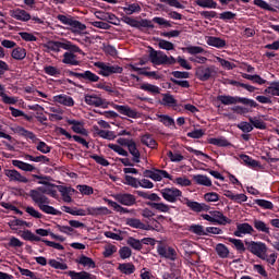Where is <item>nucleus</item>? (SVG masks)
<instances>
[{
	"instance_id": "1a4fd4ad",
	"label": "nucleus",
	"mask_w": 279,
	"mask_h": 279,
	"mask_svg": "<svg viewBox=\"0 0 279 279\" xmlns=\"http://www.w3.org/2000/svg\"><path fill=\"white\" fill-rule=\"evenodd\" d=\"M49 195L50 197H53L54 199H58V190H56V186H50V187H45V186H39L34 190H31L28 192V197H47Z\"/></svg>"
},
{
	"instance_id": "423d86ee",
	"label": "nucleus",
	"mask_w": 279,
	"mask_h": 279,
	"mask_svg": "<svg viewBox=\"0 0 279 279\" xmlns=\"http://www.w3.org/2000/svg\"><path fill=\"white\" fill-rule=\"evenodd\" d=\"M38 198L31 197L35 206L41 210L45 215H52L54 217H61L62 211L56 209V207L49 205L51 199L47 196H37Z\"/></svg>"
},
{
	"instance_id": "8fccbe9b",
	"label": "nucleus",
	"mask_w": 279,
	"mask_h": 279,
	"mask_svg": "<svg viewBox=\"0 0 279 279\" xmlns=\"http://www.w3.org/2000/svg\"><path fill=\"white\" fill-rule=\"evenodd\" d=\"M141 90H145L146 93H151L153 95H160V87L156 85H151L149 83H144L140 86Z\"/></svg>"
},
{
	"instance_id": "052dcab7",
	"label": "nucleus",
	"mask_w": 279,
	"mask_h": 279,
	"mask_svg": "<svg viewBox=\"0 0 279 279\" xmlns=\"http://www.w3.org/2000/svg\"><path fill=\"white\" fill-rule=\"evenodd\" d=\"M69 27H72L73 32H84V29H86V24H83L82 22L72 17Z\"/></svg>"
},
{
	"instance_id": "6e6552de",
	"label": "nucleus",
	"mask_w": 279,
	"mask_h": 279,
	"mask_svg": "<svg viewBox=\"0 0 279 279\" xmlns=\"http://www.w3.org/2000/svg\"><path fill=\"white\" fill-rule=\"evenodd\" d=\"M246 251L253 254V256H257V258H265L267 254V244L260 241H247L245 240Z\"/></svg>"
},
{
	"instance_id": "f8f14e48",
	"label": "nucleus",
	"mask_w": 279,
	"mask_h": 279,
	"mask_svg": "<svg viewBox=\"0 0 279 279\" xmlns=\"http://www.w3.org/2000/svg\"><path fill=\"white\" fill-rule=\"evenodd\" d=\"M157 253L160 256V258H166L167 260H177L178 259V252H175V248L159 242L157 245Z\"/></svg>"
},
{
	"instance_id": "a18cd8bd",
	"label": "nucleus",
	"mask_w": 279,
	"mask_h": 279,
	"mask_svg": "<svg viewBox=\"0 0 279 279\" xmlns=\"http://www.w3.org/2000/svg\"><path fill=\"white\" fill-rule=\"evenodd\" d=\"M208 143L209 145H215L216 147H230L232 145L225 137H211L208 140Z\"/></svg>"
},
{
	"instance_id": "4be33fe9",
	"label": "nucleus",
	"mask_w": 279,
	"mask_h": 279,
	"mask_svg": "<svg viewBox=\"0 0 279 279\" xmlns=\"http://www.w3.org/2000/svg\"><path fill=\"white\" fill-rule=\"evenodd\" d=\"M209 215H211L214 223H217L218 226H228V223H232V219L226 217L223 213L219 210L209 211Z\"/></svg>"
},
{
	"instance_id": "cd10ccee",
	"label": "nucleus",
	"mask_w": 279,
	"mask_h": 279,
	"mask_svg": "<svg viewBox=\"0 0 279 279\" xmlns=\"http://www.w3.org/2000/svg\"><path fill=\"white\" fill-rule=\"evenodd\" d=\"M126 226H130V228H135L136 230H151L150 225L144 223L137 218H128Z\"/></svg>"
},
{
	"instance_id": "4468645a",
	"label": "nucleus",
	"mask_w": 279,
	"mask_h": 279,
	"mask_svg": "<svg viewBox=\"0 0 279 279\" xmlns=\"http://www.w3.org/2000/svg\"><path fill=\"white\" fill-rule=\"evenodd\" d=\"M160 193L161 197H163V199L170 204H175L178 198L182 197V191H180L178 187H165L160 190Z\"/></svg>"
},
{
	"instance_id": "2eb2a0df",
	"label": "nucleus",
	"mask_w": 279,
	"mask_h": 279,
	"mask_svg": "<svg viewBox=\"0 0 279 279\" xmlns=\"http://www.w3.org/2000/svg\"><path fill=\"white\" fill-rule=\"evenodd\" d=\"M182 204H185V206H187L190 210H193V213H208V210H210V206L206 203H198L189 198H184Z\"/></svg>"
},
{
	"instance_id": "473e14b6",
	"label": "nucleus",
	"mask_w": 279,
	"mask_h": 279,
	"mask_svg": "<svg viewBox=\"0 0 279 279\" xmlns=\"http://www.w3.org/2000/svg\"><path fill=\"white\" fill-rule=\"evenodd\" d=\"M160 105L166 106L167 108H175V106H178V100L173 97V95L167 93L162 94Z\"/></svg>"
},
{
	"instance_id": "58836bf2",
	"label": "nucleus",
	"mask_w": 279,
	"mask_h": 279,
	"mask_svg": "<svg viewBox=\"0 0 279 279\" xmlns=\"http://www.w3.org/2000/svg\"><path fill=\"white\" fill-rule=\"evenodd\" d=\"M56 101L62 106H68L69 108H73V106H75V100H73V97L68 95L56 96Z\"/></svg>"
},
{
	"instance_id": "f257e3e1",
	"label": "nucleus",
	"mask_w": 279,
	"mask_h": 279,
	"mask_svg": "<svg viewBox=\"0 0 279 279\" xmlns=\"http://www.w3.org/2000/svg\"><path fill=\"white\" fill-rule=\"evenodd\" d=\"M148 58L151 64L155 66H171L178 62V64H180V66L186 71H191V69H193L189 61H186V59L182 58L181 56L175 59L173 56L169 57L163 51L156 50L154 48H150Z\"/></svg>"
},
{
	"instance_id": "bf43d9fd",
	"label": "nucleus",
	"mask_w": 279,
	"mask_h": 279,
	"mask_svg": "<svg viewBox=\"0 0 279 279\" xmlns=\"http://www.w3.org/2000/svg\"><path fill=\"white\" fill-rule=\"evenodd\" d=\"M254 203L257 204V206H259L260 208H264L265 210H274V203H271L270 201L258 198L255 199Z\"/></svg>"
},
{
	"instance_id": "a211bd4d",
	"label": "nucleus",
	"mask_w": 279,
	"mask_h": 279,
	"mask_svg": "<svg viewBox=\"0 0 279 279\" xmlns=\"http://www.w3.org/2000/svg\"><path fill=\"white\" fill-rule=\"evenodd\" d=\"M9 14L12 19H15V21H22V23H27V21H32V14L29 12L25 11L24 9H13L9 11Z\"/></svg>"
},
{
	"instance_id": "3c124183",
	"label": "nucleus",
	"mask_w": 279,
	"mask_h": 279,
	"mask_svg": "<svg viewBox=\"0 0 279 279\" xmlns=\"http://www.w3.org/2000/svg\"><path fill=\"white\" fill-rule=\"evenodd\" d=\"M160 123H162L166 128H175V120L167 114L158 116Z\"/></svg>"
},
{
	"instance_id": "4c0bfd02",
	"label": "nucleus",
	"mask_w": 279,
	"mask_h": 279,
	"mask_svg": "<svg viewBox=\"0 0 279 279\" xmlns=\"http://www.w3.org/2000/svg\"><path fill=\"white\" fill-rule=\"evenodd\" d=\"M123 12L126 13L128 16L132 14H138L142 12L141 4L138 2L126 4L125 7L122 8Z\"/></svg>"
},
{
	"instance_id": "0e129e2a",
	"label": "nucleus",
	"mask_w": 279,
	"mask_h": 279,
	"mask_svg": "<svg viewBox=\"0 0 279 279\" xmlns=\"http://www.w3.org/2000/svg\"><path fill=\"white\" fill-rule=\"evenodd\" d=\"M253 3L262 10H267L268 12H276V9L271 8V5H269V3H267V1L265 0H254Z\"/></svg>"
},
{
	"instance_id": "9b49d317",
	"label": "nucleus",
	"mask_w": 279,
	"mask_h": 279,
	"mask_svg": "<svg viewBox=\"0 0 279 279\" xmlns=\"http://www.w3.org/2000/svg\"><path fill=\"white\" fill-rule=\"evenodd\" d=\"M68 75L70 77H76L77 80L86 82L87 84H93L95 82H99V75L93 73L90 70L84 71L82 73L73 72V71L69 70Z\"/></svg>"
},
{
	"instance_id": "2f4dec72",
	"label": "nucleus",
	"mask_w": 279,
	"mask_h": 279,
	"mask_svg": "<svg viewBox=\"0 0 279 279\" xmlns=\"http://www.w3.org/2000/svg\"><path fill=\"white\" fill-rule=\"evenodd\" d=\"M141 143L142 145L149 147V149H156V147H158V142H156L153 135L149 133L141 136Z\"/></svg>"
},
{
	"instance_id": "49530a36",
	"label": "nucleus",
	"mask_w": 279,
	"mask_h": 279,
	"mask_svg": "<svg viewBox=\"0 0 279 279\" xmlns=\"http://www.w3.org/2000/svg\"><path fill=\"white\" fill-rule=\"evenodd\" d=\"M193 180L201 186H213V181L207 175L196 174L194 175Z\"/></svg>"
},
{
	"instance_id": "4d7b16f0",
	"label": "nucleus",
	"mask_w": 279,
	"mask_h": 279,
	"mask_svg": "<svg viewBox=\"0 0 279 279\" xmlns=\"http://www.w3.org/2000/svg\"><path fill=\"white\" fill-rule=\"evenodd\" d=\"M33 178H35V180H40L37 184H43L44 186H56V184L49 182L51 177L33 174Z\"/></svg>"
},
{
	"instance_id": "ddd939ff",
	"label": "nucleus",
	"mask_w": 279,
	"mask_h": 279,
	"mask_svg": "<svg viewBox=\"0 0 279 279\" xmlns=\"http://www.w3.org/2000/svg\"><path fill=\"white\" fill-rule=\"evenodd\" d=\"M195 75L199 82H208L217 75V70H215V66L201 65L196 68Z\"/></svg>"
},
{
	"instance_id": "f03ea898",
	"label": "nucleus",
	"mask_w": 279,
	"mask_h": 279,
	"mask_svg": "<svg viewBox=\"0 0 279 279\" xmlns=\"http://www.w3.org/2000/svg\"><path fill=\"white\" fill-rule=\"evenodd\" d=\"M61 210L63 213H68L69 215H73L74 217H86V215H92L93 217H97L99 215H112V211L108 209V207H88L85 209H73L69 206H61Z\"/></svg>"
},
{
	"instance_id": "c9c22d12",
	"label": "nucleus",
	"mask_w": 279,
	"mask_h": 279,
	"mask_svg": "<svg viewBox=\"0 0 279 279\" xmlns=\"http://www.w3.org/2000/svg\"><path fill=\"white\" fill-rule=\"evenodd\" d=\"M118 271L124 274V276H132V274L136 271V266H134L132 263L119 264Z\"/></svg>"
},
{
	"instance_id": "aec40b11",
	"label": "nucleus",
	"mask_w": 279,
	"mask_h": 279,
	"mask_svg": "<svg viewBox=\"0 0 279 279\" xmlns=\"http://www.w3.org/2000/svg\"><path fill=\"white\" fill-rule=\"evenodd\" d=\"M114 110H117L120 114H124V117H129L130 119H138V111L123 105H114Z\"/></svg>"
},
{
	"instance_id": "37998d69",
	"label": "nucleus",
	"mask_w": 279,
	"mask_h": 279,
	"mask_svg": "<svg viewBox=\"0 0 279 279\" xmlns=\"http://www.w3.org/2000/svg\"><path fill=\"white\" fill-rule=\"evenodd\" d=\"M76 263H78V265H83V267H89L90 269H95V267H97L95 260L86 255H81L80 258L76 259Z\"/></svg>"
},
{
	"instance_id": "5701e85b",
	"label": "nucleus",
	"mask_w": 279,
	"mask_h": 279,
	"mask_svg": "<svg viewBox=\"0 0 279 279\" xmlns=\"http://www.w3.org/2000/svg\"><path fill=\"white\" fill-rule=\"evenodd\" d=\"M254 232V227L247 222L238 223L236 230L233 232L234 236L242 238L245 234H252Z\"/></svg>"
},
{
	"instance_id": "c85d7f7f",
	"label": "nucleus",
	"mask_w": 279,
	"mask_h": 279,
	"mask_svg": "<svg viewBox=\"0 0 279 279\" xmlns=\"http://www.w3.org/2000/svg\"><path fill=\"white\" fill-rule=\"evenodd\" d=\"M70 43L71 41H69V40H63V41L50 40V41H48L47 47L50 51H54L58 53L60 51V49H64V50L69 49Z\"/></svg>"
},
{
	"instance_id": "e2e57ef3",
	"label": "nucleus",
	"mask_w": 279,
	"mask_h": 279,
	"mask_svg": "<svg viewBox=\"0 0 279 279\" xmlns=\"http://www.w3.org/2000/svg\"><path fill=\"white\" fill-rule=\"evenodd\" d=\"M25 213H27V215H29L34 219H43L45 217L40 211L36 210V208H34L33 206L25 207Z\"/></svg>"
},
{
	"instance_id": "79ce46f5",
	"label": "nucleus",
	"mask_w": 279,
	"mask_h": 279,
	"mask_svg": "<svg viewBox=\"0 0 279 279\" xmlns=\"http://www.w3.org/2000/svg\"><path fill=\"white\" fill-rule=\"evenodd\" d=\"M105 202L108 204V206L113 208V210H116V213H120L121 215H128V213H130V209L119 205V203H117L112 199L106 198Z\"/></svg>"
},
{
	"instance_id": "6e6d98bb",
	"label": "nucleus",
	"mask_w": 279,
	"mask_h": 279,
	"mask_svg": "<svg viewBox=\"0 0 279 279\" xmlns=\"http://www.w3.org/2000/svg\"><path fill=\"white\" fill-rule=\"evenodd\" d=\"M48 265L52 267V269H60L61 271H66V269H69L66 263H60L57 259H49Z\"/></svg>"
},
{
	"instance_id": "a878e982",
	"label": "nucleus",
	"mask_w": 279,
	"mask_h": 279,
	"mask_svg": "<svg viewBox=\"0 0 279 279\" xmlns=\"http://www.w3.org/2000/svg\"><path fill=\"white\" fill-rule=\"evenodd\" d=\"M14 134H19V136H23L24 138H27L28 141H33V143H36L38 141V137H36V134L34 132L26 130L23 126H15L13 128Z\"/></svg>"
},
{
	"instance_id": "20e7f679",
	"label": "nucleus",
	"mask_w": 279,
	"mask_h": 279,
	"mask_svg": "<svg viewBox=\"0 0 279 279\" xmlns=\"http://www.w3.org/2000/svg\"><path fill=\"white\" fill-rule=\"evenodd\" d=\"M217 101H220L222 106H234L235 104H242L243 106H248L250 108H258V102H256L254 99L239 96L218 95Z\"/></svg>"
},
{
	"instance_id": "412c9836",
	"label": "nucleus",
	"mask_w": 279,
	"mask_h": 279,
	"mask_svg": "<svg viewBox=\"0 0 279 279\" xmlns=\"http://www.w3.org/2000/svg\"><path fill=\"white\" fill-rule=\"evenodd\" d=\"M58 132H59V134H61V136H65V138L68 141H71L73 138V141H75V143H80V145H83V147H86L88 149V143L86 142V140H84V137L78 136V135H71V133H69L63 128H59Z\"/></svg>"
},
{
	"instance_id": "0eeeda50",
	"label": "nucleus",
	"mask_w": 279,
	"mask_h": 279,
	"mask_svg": "<svg viewBox=\"0 0 279 279\" xmlns=\"http://www.w3.org/2000/svg\"><path fill=\"white\" fill-rule=\"evenodd\" d=\"M24 241H31V242H40L45 243L48 247H53V250H59V252L64 251V246L58 242H53V241H49V240H45L36 234H34V232H32V230H24L22 231L21 235H20Z\"/></svg>"
},
{
	"instance_id": "b1692460",
	"label": "nucleus",
	"mask_w": 279,
	"mask_h": 279,
	"mask_svg": "<svg viewBox=\"0 0 279 279\" xmlns=\"http://www.w3.org/2000/svg\"><path fill=\"white\" fill-rule=\"evenodd\" d=\"M54 187H57V191H59L63 197V202L66 204H71V202H73V198H71V193H75V189L65 185H54Z\"/></svg>"
},
{
	"instance_id": "6ab92c4d",
	"label": "nucleus",
	"mask_w": 279,
	"mask_h": 279,
	"mask_svg": "<svg viewBox=\"0 0 279 279\" xmlns=\"http://www.w3.org/2000/svg\"><path fill=\"white\" fill-rule=\"evenodd\" d=\"M85 104H87V106H95V108H108L106 99L97 95H85Z\"/></svg>"
},
{
	"instance_id": "f704fd0d",
	"label": "nucleus",
	"mask_w": 279,
	"mask_h": 279,
	"mask_svg": "<svg viewBox=\"0 0 279 279\" xmlns=\"http://www.w3.org/2000/svg\"><path fill=\"white\" fill-rule=\"evenodd\" d=\"M12 165L13 167H16L17 169H21V171H28V172H34L36 171V168L34 167V165L27 163L25 161L22 160H12Z\"/></svg>"
},
{
	"instance_id": "774afa93",
	"label": "nucleus",
	"mask_w": 279,
	"mask_h": 279,
	"mask_svg": "<svg viewBox=\"0 0 279 279\" xmlns=\"http://www.w3.org/2000/svg\"><path fill=\"white\" fill-rule=\"evenodd\" d=\"M76 189L82 195H93V193H95L93 186L86 184L77 185Z\"/></svg>"
},
{
	"instance_id": "f3484780",
	"label": "nucleus",
	"mask_w": 279,
	"mask_h": 279,
	"mask_svg": "<svg viewBox=\"0 0 279 279\" xmlns=\"http://www.w3.org/2000/svg\"><path fill=\"white\" fill-rule=\"evenodd\" d=\"M113 197L122 206H135L136 204V196L130 193H118Z\"/></svg>"
},
{
	"instance_id": "864d4df0",
	"label": "nucleus",
	"mask_w": 279,
	"mask_h": 279,
	"mask_svg": "<svg viewBox=\"0 0 279 279\" xmlns=\"http://www.w3.org/2000/svg\"><path fill=\"white\" fill-rule=\"evenodd\" d=\"M189 232H193V234H197V236H207L204 226L201 225H191L189 227Z\"/></svg>"
},
{
	"instance_id": "bb28decb",
	"label": "nucleus",
	"mask_w": 279,
	"mask_h": 279,
	"mask_svg": "<svg viewBox=\"0 0 279 279\" xmlns=\"http://www.w3.org/2000/svg\"><path fill=\"white\" fill-rule=\"evenodd\" d=\"M66 276H69L71 279H97V276L88 272V271H75V270H69L64 272Z\"/></svg>"
},
{
	"instance_id": "7c9ffc66",
	"label": "nucleus",
	"mask_w": 279,
	"mask_h": 279,
	"mask_svg": "<svg viewBox=\"0 0 279 279\" xmlns=\"http://www.w3.org/2000/svg\"><path fill=\"white\" fill-rule=\"evenodd\" d=\"M229 243H232L234 245V248L239 254H245L247 252V245H245V241L243 243V240L234 239V238H226Z\"/></svg>"
},
{
	"instance_id": "e433bc0d",
	"label": "nucleus",
	"mask_w": 279,
	"mask_h": 279,
	"mask_svg": "<svg viewBox=\"0 0 279 279\" xmlns=\"http://www.w3.org/2000/svg\"><path fill=\"white\" fill-rule=\"evenodd\" d=\"M240 160H242L246 167H250V169H256L260 167V162H258L256 159H253L248 155H240Z\"/></svg>"
},
{
	"instance_id": "c756f323",
	"label": "nucleus",
	"mask_w": 279,
	"mask_h": 279,
	"mask_svg": "<svg viewBox=\"0 0 279 279\" xmlns=\"http://www.w3.org/2000/svg\"><path fill=\"white\" fill-rule=\"evenodd\" d=\"M207 45H209V47H215L216 49H226L228 44L225 39H221V37L209 36L207 37Z\"/></svg>"
},
{
	"instance_id": "5fc2aeb1",
	"label": "nucleus",
	"mask_w": 279,
	"mask_h": 279,
	"mask_svg": "<svg viewBox=\"0 0 279 279\" xmlns=\"http://www.w3.org/2000/svg\"><path fill=\"white\" fill-rule=\"evenodd\" d=\"M126 244L130 245V247H132L133 250H136V252H141V250H143V244L141 240L135 239L133 236H130L126 240Z\"/></svg>"
},
{
	"instance_id": "09e8293b",
	"label": "nucleus",
	"mask_w": 279,
	"mask_h": 279,
	"mask_svg": "<svg viewBox=\"0 0 279 279\" xmlns=\"http://www.w3.org/2000/svg\"><path fill=\"white\" fill-rule=\"evenodd\" d=\"M196 5H199V8H207L209 10H217V2L214 0H196Z\"/></svg>"
},
{
	"instance_id": "9d476101",
	"label": "nucleus",
	"mask_w": 279,
	"mask_h": 279,
	"mask_svg": "<svg viewBox=\"0 0 279 279\" xmlns=\"http://www.w3.org/2000/svg\"><path fill=\"white\" fill-rule=\"evenodd\" d=\"M95 66L100 69L99 75L102 77H110V75L123 73V68L119 65H110V63L96 62Z\"/></svg>"
},
{
	"instance_id": "de8ad7c7",
	"label": "nucleus",
	"mask_w": 279,
	"mask_h": 279,
	"mask_svg": "<svg viewBox=\"0 0 279 279\" xmlns=\"http://www.w3.org/2000/svg\"><path fill=\"white\" fill-rule=\"evenodd\" d=\"M216 254L219 258H228L230 256V248H228L223 243H218L216 245Z\"/></svg>"
},
{
	"instance_id": "a19ab883",
	"label": "nucleus",
	"mask_w": 279,
	"mask_h": 279,
	"mask_svg": "<svg viewBox=\"0 0 279 279\" xmlns=\"http://www.w3.org/2000/svg\"><path fill=\"white\" fill-rule=\"evenodd\" d=\"M253 226L257 232H263V234H271V231L269 230V227L265 221L255 219L253 221Z\"/></svg>"
},
{
	"instance_id": "13d9d810",
	"label": "nucleus",
	"mask_w": 279,
	"mask_h": 279,
	"mask_svg": "<svg viewBox=\"0 0 279 279\" xmlns=\"http://www.w3.org/2000/svg\"><path fill=\"white\" fill-rule=\"evenodd\" d=\"M108 148L112 149V151H116V154H119V156H124L125 158H128V156H130V154L128 153V150H125L123 147H121L120 145L117 144H108Z\"/></svg>"
},
{
	"instance_id": "338daca9",
	"label": "nucleus",
	"mask_w": 279,
	"mask_h": 279,
	"mask_svg": "<svg viewBox=\"0 0 279 279\" xmlns=\"http://www.w3.org/2000/svg\"><path fill=\"white\" fill-rule=\"evenodd\" d=\"M44 73H46V75H50V77H57V75H60L61 72L56 66L47 65L44 68Z\"/></svg>"
},
{
	"instance_id": "393cba45",
	"label": "nucleus",
	"mask_w": 279,
	"mask_h": 279,
	"mask_svg": "<svg viewBox=\"0 0 279 279\" xmlns=\"http://www.w3.org/2000/svg\"><path fill=\"white\" fill-rule=\"evenodd\" d=\"M68 125H72L71 130L75 133V134H82L83 136H87L88 132L86 131V129H84V123L77 120H71L68 119L66 120Z\"/></svg>"
},
{
	"instance_id": "39448f33",
	"label": "nucleus",
	"mask_w": 279,
	"mask_h": 279,
	"mask_svg": "<svg viewBox=\"0 0 279 279\" xmlns=\"http://www.w3.org/2000/svg\"><path fill=\"white\" fill-rule=\"evenodd\" d=\"M135 193L136 195H138V197H142L143 199H149L150 202L147 203V206L155 208V210H158V213H169V210H171L169 205L165 203H154V202H160L162 199L156 193L149 194L148 192H144V191H135Z\"/></svg>"
},
{
	"instance_id": "680f3d73",
	"label": "nucleus",
	"mask_w": 279,
	"mask_h": 279,
	"mask_svg": "<svg viewBox=\"0 0 279 279\" xmlns=\"http://www.w3.org/2000/svg\"><path fill=\"white\" fill-rule=\"evenodd\" d=\"M183 51H185L186 53H190V56H197L199 53H204V48L199 46H189L183 48Z\"/></svg>"
},
{
	"instance_id": "7ed1b4c3",
	"label": "nucleus",
	"mask_w": 279,
	"mask_h": 279,
	"mask_svg": "<svg viewBox=\"0 0 279 279\" xmlns=\"http://www.w3.org/2000/svg\"><path fill=\"white\" fill-rule=\"evenodd\" d=\"M62 63L68 66H80L81 61L77 59V53L84 56V50L72 41L69 43L68 48L64 50Z\"/></svg>"
},
{
	"instance_id": "c03bdc74",
	"label": "nucleus",
	"mask_w": 279,
	"mask_h": 279,
	"mask_svg": "<svg viewBox=\"0 0 279 279\" xmlns=\"http://www.w3.org/2000/svg\"><path fill=\"white\" fill-rule=\"evenodd\" d=\"M26 57L27 50L23 47H16L11 52V58H13V60H25Z\"/></svg>"
},
{
	"instance_id": "ea45409f",
	"label": "nucleus",
	"mask_w": 279,
	"mask_h": 279,
	"mask_svg": "<svg viewBox=\"0 0 279 279\" xmlns=\"http://www.w3.org/2000/svg\"><path fill=\"white\" fill-rule=\"evenodd\" d=\"M227 84H230V86H236V87H240V88H244L248 93H254L255 90H258V88H256L253 85H247L245 83H241V82L234 81V80H227Z\"/></svg>"
},
{
	"instance_id": "603ef678",
	"label": "nucleus",
	"mask_w": 279,
	"mask_h": 279,
	"mask_svg": "<svg viewBox=\"0 0 279 279\" xmlns=\"http://www.w3.org/2000/svg\"><path fill=\"white\" fill-rule=\"evenodd\" d=\"M250 123L252 124L253 128L256 130H267V123H265L263 120L258 118H248Z\"/></svg>"
},
{
	"instance_id": "dca6fc26",
	"label": "nucleus",
	"mask_w": 279,
	"mask_h": 279,
	"mask_svg": "<svg viewBox=\"0 0 279 279\" xmlns=\"http://www.w3.org/2000/svg\"><path fill=\"white\" fill-rule=\"evenodd\" d=\"M4 175L9 178L10 182H20L21 184H28L29 179L21 174L16 169H4Z\"/></svg>"
},
{
	"instance_id": "69168bd1",
	"label": "nucleus",
	"mask_w": 279,
	"mask_h": 279,
	"mask_svg": "<svg viewBox=\"0 0 279 279\" xmlns=\"http://www.w3.org/2000/svg\"><path fill=\"white\" fill-rule=\"evenodd\" d=\"M158 47L159 49H165L166 51H173V49H175L173 43L165 39H159Z\"/></svg>"
},
{
	"instance_id": "72a5a7b5",
	"label": "nucleus",
	"mask_w": 279,
	"mask_h": 279,
	"mask_svg": "<svg viewBox=\"0 0 279 279\" xmlns=\"http://www.w3.org/2000/svg\"><path fill=\"white\" fill-rule=\"evenodd\" d=\"M128 149L129 154L133 156V162H141V150L136 147V142H134V140H131Z\"/></svg>"
}]
</instances>
